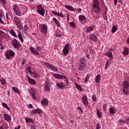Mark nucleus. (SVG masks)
Segmentation results:
<instances>
[{
	"mask_svg": "<svg viewBox=\"0 0 129 129\" xmlns=\"http://www.w3.org/2000/svg\"><path fill=\"white\" fill-rule=\"evenodd\" d=\"M24 30L25 31H27L28 30V26H27V25H25L24 26Z\"/></svg>",
	"mask_w": 129,
	"mask_h": 129,
	"instance_id": "6e6d98bb",
	"label": "nucleus"
},
{
	"mask_svg": "<svg viewBox=\"0 0 129 129\" xmlns=\"http://www.w3.org/2000/svg\"><path fill=\"white\" fill-rule=\"evenodd\" d=\"M92 100L93 101H96V96H95V95H93Z\"/></svg>",
	"mask_w": 129,
	"mask_h": 129,
	"instance_id": "49530a36",
	"label": "nucleus"
},
{
	"mask_svg": "<svg viewBox=\"0 0 129 129\" xmlns=\"http://www.w3.org/2000/svg\"><path fill=\"white\" fill-rule=\"evenodd\" d=\"M109 109L110 113H111V114H113V113H114V109H113V108H109Z\"/></svg>",
	"mask_w": 129,
	"mask_h": 129,
	"instance_id": "ea45409f",
	"label": "nucleus"
},
{
	"mask_svg": "<svg viewBox=\"0 0 129 129\" xmlns=\"http://www.w3.org/2000/svg\"><path fill=\"white\" fill-rule=\"evenodd\" d=\"M126 42L129 44V38H127Z\"/></svg>",
	"mask_w": 129,
	"mask_h": 129,
	"instance_id": "338daca9",
	"label": "nucleus"
},
{
	"mask_svg": "<svg viewBox=\"0 0 129 129\" xmlns=\"http://www.w3.org/2000/svg\"><path fill=\"white\" fill-rule=\"evenodd\" d=\"M36 50L38 52H41V50H42V48H41V46H37L36 47Z\"/></svg>",
	"mask_w": 129,
	"mask_h": 129,
	"instance_id": "c03bdc74",
	"label": "nucleus"
},
{
	"mask_svg": "<svg viewBox=\"0 0 129 129\" xmlns=\"http://www.w3.org/2000/svg\"><path fill=\"white\" fill-rule=\"evenodd\" d=\"M20 19L18 17H15L14 18V22L15 23H17V22H19L20 20Z\"/></svg>",
	"mask_w": 129,
	"mask_h": 129,
	"instance_id": "a19ab883",
	"label": "nucleus"
},
{
	"mask_svg": "<svg viewBox=\"0 0 129 129\" xmlns=\"http://www.w3.org/2000/svg\"><path fill=\"white\" fill-rule=\"evenodd\" d=\"M28 81L29 82V83H30V84L34 85L35 84H36V81H35V80L29 77L28 78Z\"/></svg>",
	"mask_w": 129,
	"mask_h": 129,
	"instance_id": "b1692460",
	"label": "nucleus"
},
{
	"mask_svg": "<svg viewBox=\"0 0 129 129\" xmlns=\"http://www.w3.org/2000/svg\"><path fill=\"white\" fill-rule=\"evenodd\" d=\"M18 36L19 40L21 41V42H24V39H23V36H22V33L21 32H19V31H18Z\"/></svg>",
	"mask_w": 129,
	"mask_h": 129,
	"instance_id": "c85d7f7f",
	"label": "nucleus"
},
{
	"mask_svg": "<svg viewBox=\"0 0 129 129\" xmlns=\"http://www.w3.org/2000/svg\"><path fill=\"white\" fill-rule=\"evenodd\" d=\"M101 128V125L99 123L96 124V129H100Z\"/></svg>",
	"mask_w": 129,
	"mask_h": 129,
	"instance_id": "79ce46f5",
	"label": "nucleus"
},
{
	"mask_svg": "<svg viewBox=\"0 0 129 129\" xmlns=\"http://www.w3.org/2000/svg\"><path fill=\"white\" fill-rule=\"evenodd\" d=\"M2 106H3V107H5V108H6V109L9 110V111H11V109L10 108V107H9V106H8V104H7V103L5 102L2 103Z\"/></svg>",
	"mask_w": 129,
	"mask_h": 129,
	"instance_id": "7c9ffc66",
	"label": "nucleus"
},
{
	"mask_svg": "<svg viewBox=\"0 0 129 129\" xmlns=\"http://www.w3.org/2000/svg\"><path fill=\"white\" fill-rule=\"evenodd\" d=\"M86 67V61H85V58L82 57L80 59V63L78 66V69L80 71L84 70Z\"/></svg>",
	"mask_w": 129,
	"mask_h": 129,
	"instance_id": "f03ea898",
	"label": "nucleus"
},
{
	"mask_svg": "<svg viewBox=\"0 0 129 129\" xmlns=\"http://www.w3.org/2000/svg\"><path fill=\"white\" fill-rule=\"evenodd\" d=\"M30 128H31V129H35V126H34V125H31Z\"/></svg>",
	"mask_w": 129,
	"mask_h": 129,
	"instance_id": "e2e57ef3",
	"label": "nucleus"
},
{
	"mask_svg": "<svg viewBox=\"0 0 129 129\" xmlns=\"http://www.w3.org/2000/svg\"><path fill=\"white\" fill-rule=\"evenodd\" d=\"M45 90L48 92L50 91V84L49 83V81L46 80L44 85Z\"/></svg>",
	"mask_w": 129,
	"mask_h": 129,
	"instance_id": "f8f14e48",
	"label": "nucleus"
},
{
	"mask_svg": "<svg viewBox=\"0 0 129 129\" xmlns=\"http://www.w3.org/2000/svg\"><path fill=\"white\" fill-rule=\"evenodd\" d=\"M93 30H94V27L90 26L87 27L86 32V33H90V32H92Z\"/></svg>",
	"mask_w": 129,
	"mask_h": 129,
	"instance_id": "6ab92c4d",
	"label": "nucleus"
},
{
	"mask_svg": "<svg viewBox=\"0 0 129 129\" xmlns=\"http://www.w3.org/2000/svg\"><path fill=\"white\" fill-rule=\"evenodd\" d=\"M4 12L3 11H0V23L1 24H4L5 22H4Z\"/></svg>",
	"mask_w": 129,
	"mask_h": 129,
	"instance_id": "aec40b11",
	"label": "nucleus"
},
{
	"mask_svg": "<svg viewBox=\"0 0 129 129\" xmlns=\"http://www.w3.org/2000/svg\"><path fill=\"white\" fill-rule=\"evenodd\" d=\"M56 37H57V38H60V37H62V35L61 34H56Z\"/></svg>",
	"mask_w": 129,
	"mask_h": 129,
	"instance_id": "4d7b16f0",
	"label": "nucleus"
},
{
	"mask_svg": "<svg viewBox=\"0 0 129 129\" xmlns=\"http://www.w3.org/2000/svg\"><path fill=\"white\" fill-rule=\"evenodd\" d=\"M52 14H53V15H55V16H57L58 17H59V14L60 13H57V12H55V11H52Z\"/></svg>",
	"mask_w": 129,
	"mask_h": 129,
	"instance_id": "37998d69",
	"label": "nucleus"
},
{
	"mask_svg": "<svg viewBox=\"0 0 129 129\" xmlns=\"http://www.w3.org/2000/svg\"><path fill=\"white\" fill-rule=\"evenodd\" d=\"M58 17H60V18H64V15H63V14L59 13Z\"/></svg>",
	"mask_w": 129,
	"mask_h": 129,
	"instance_id": "8fccbe9b",
	"label": "nucleus"
},
{
	"mask_svg": "<svg viewBox=\"0 0 129 129\" xmlns=\"http://www.w3.org/2000/svg\"><path fill=\"white\" fill-rule=\"evenodd\" d=\"M70 46V43H68L64 47L63 49L62 50V52H63L64 55H67V54H68V53H69Z\"/></svg>",
	"mask_w": 129,
	"mask_h": 129,
	"instance_id": "9d476101",
	"label": "nucleus"
},
{
	"mask_svg": "<svg viewBox=\"0 0 129 129\" xmlns=\"http://www.w3.org/2000/svg\"><path fill=\"white\" fill-rule=\"evenodd\" d=\"M0 2L2 4H6V0H0Z\"/></svg>",
	"mask_w": 129,
	"mask_h": 129,
	"instance_id": "13d9d810",
	"label": "nucleus"
},
{
	"mask_svg": "<svg viewBox=\"0 0 129 129\" xmlns=\"http://www.w3.org/2000/svg\"><path fill=\"white\" fill-rule=\"evenodd\" d=\"M103 109L104 111H105L106 110V104L103 105Z\"/></svg>",
	"mask_w": 129,
	"mask_h": 129,
	"instance_id": "09e8293b",
	"label": "nucleus"
},
{
	"mask_svg": "<svg viewBox=\"0 0 129 129\" xmlns=\"http://www.w3.org/2000/svg\"><path fill=\"white\" fill-rule=\"evenodd\" d=\"M30 50L31 52L32 53H33L34 55H36L37 56H38L40 54V53H39V52H38V51H37L36 49H35L32 47H30Z\"/></svg>",
	"mask_w": 129,
	"mask_h": 129,
	"instance_id": "dca6fc26",
	"label": "nucleus"
},
{
	"mask_svg": "<svg viewBox=\"0 0 129 129\" xmlns=\"http://www.w3.org/2000/svg\"><path fill=\"white\" fill-rule=\"evenodd\" d=\"M79 19L80 21H84L86 18L84 15H80L79 17Z\"/></svg>",
	"mask_w": 129,
	"mask_h": 129,
	"instance_id": "c9c22d12",
	"label": "nucleus"
},
{
	"mask_svg": "<svg viewBox=\"0 0 129 129\" xmlns=\"http://www.w3.org/2000/svg\"><path fill=\"white\" fill-rule=\"evenodd\" d=\"M105 55L107 56L110 60L113 59L112 53H111V52H106L105 53Z\"/></svg>",
	"mask_w": 129,
	"mask_h": 129,
	"instance_id": "bb28decb",
	"label": "nucleus"
},
{
	"mask_svg": "<svg viewBox=\"0 0 129 129\" xmlns=\"http://www.w3.org/2000/svg\"><path fill=\"white\" fill-rule=\"evenodd\" d=\"M11 57H15V52L11 50L6 52V56L7 59H10Z\"/></svg>",
	"mask_w": 129,
	"mask_h": 129,
	"instance_id": "1a4fd4ad",
	"label": "nucleus"
},
{
	"mask_svg": "<svg viewBox=\"0 0 129 129\" xmlns=\"http://www.w3.org/2000/svg\"><path fill=\"white\" fill-rule=\"evenodd\" d=\"M75 85L76 87V88H77V89H78L80 91H82V88H81V86L79 84L75 83Z\"/></svg>",
	"mask_w": 129,
	"mask_h": 129,
	"instance_id": "72a5a7b5",
	"label": "nucleus"
},
{
	"mask_svg": "<svg viewBox=\"0 0 129 129\" xmlns=\"http://www.w3.org/2000/svg\"><path fill=\"white\" fill-rule=\"evenodd\" d=\"M78 12L79 13H80V12H81V9H79L78 10Z\"/></svg>",
	"mask_w": 129,
	"mask_h": 129,
	"instance_id": "774afa93",
	"label": "nucleus"
},
{
	"mask_svg": "<svg viewBox=\"0 0 129 129\" xmlns=\"http://www.w3.org/2000/svg\"><path fill=\"white\" fill-rule=\"evenodd\" d=\"M107 65H108V62H106V65L105 66V69H106V70L107 69V67H108Z\"/></svg>",
	"mask_w": 129,
	"mask_h": 129,
	"instance_id": "603ef678",
	"label": "nucleus"
},
{
	"mask_svg": "<svg viewBox=\"0 0 129 129\" xmlns=\"http://www.w3.org/2000/svg\"><path fill=\"white\" fill-rule=\"evenodd\" d=\"M41 103L42 105H48V100L46 98H44L41 101Z\"/></svg>",
	"mask_w": 129,
	"mask_h": 129,
	"instance_id": "412c9836",
	"label": "nucleus"
},
{
	"mask_svg": "<svg viewBox=\"0 0 129 129\" xmlns=\"http://www.w3.org/2000/svg\"><path fill=\"white\" fill-rule=\"evenodd\" d=\"M10 34H11V35L13 36V37H15V38H17V34H16V32H15V30H14V29H12L10 31Z\"/></svg>",
	"mask_w": 129,
	"mask_h": 129,
	"instance_id": "f704fd0d",
	"label": "nucleus"
},
{
	"mask_svg": "<svg viewBox=\"0 0 129 129\" xmlns=\"http://www.w3.org/2000/svg\"><path fill=\"white\" fill-rule=\"evenodd\" d=\"M92 5V10L93 12L95 14L100 13V7H99V2H98V0H93Z\"/></svg>",
	"mask_w": 129,
	"mask_h": 129,
	"instance_id": "f257e3e1",
	"label": "nucleus"
},
{
	"mask_svg": "<svg viewBox=\"0 0 129 129\" xmlns=\"http://www.w3.org/2000/svg\"><path fill=\"white\" fill-rule=\"evenodd\" d=\"M16 25L17 26L20 30H23V28H24V26H23V24H22V22L19 21H17V22L15 23Z\"/></svg>",
	"mask_w": 129,
	"mask_h": 129,
	"instance_id": "a211bd4d",
	"label": "nucleus"
},
{
	"mask_svg": "<svg viewBox=\"0 0 129 129\" xmlns=\"http://www.w3.org/2000/svg\"><path fill=\"white\" fill-rule=\"evenodd\" d=\"M53 77L56 79H67L66 76L58 74H54Z\"/></svg>",
	"mask_w": 129,
	"mask_h": 129,
	"instance_id": "9b49d317",
	"label": "nucleus"
},
{
	"mask_svg": "<svg viewBox=\"0 0 129 129\" xmlns=\"http://www.w3.org/2000/svg\"><path fill=\"white\" fill-rule=\"evenodd\" d=\"M4 117L5 119L7 121V122H10L12 120V117L8 114H4Z\"/></svg>",
	"mask_w": 129,
	"mask_h": 129,
	"instance_id": "ddd939ff",
	"label": "nucleus"
},
{
	"mask_svg": "<svg viewBox=\"0 0 129 129\" xmlns=\"http://www.w3.org/2000/svg\"><path fill=\"white\" fill-rule=\"evenodd\" d=\"M83 99V103L85 105H87L88 104V100L87 99V96L86 95H85L82 97Z\"/></svg>",
	"mask_w": 129,
	"mask_h": 129,
	"instance_id": "2eb2a0df",
	"label": "nucleus"
},
{
	"mask_svg": "<svg viewBox=\"0 0 129 129\" xmlns=\"http://www.w3.org/2000/svg\"><path fill=\"white\" fill-rule=\"evenodd\" d=\"M28 107L29 108H33V105H32V104H29Z\"/></svg>",
	"mask_w": 129,
	"mask_h": 129,
	"instance_id": "bf43d9fd",
	"label": "nucleus"
},
{
	"mask_svg": "<svg viewBox=\"0 0 129 129\" xmlns=\"http://www.w3.org/2000/svg\"><path fill=\"white\" fill-rule=\"evenodd\" d=\"M40 28V32L42 33V34H46L47 33V31L48 30V27L46 24H41L39 25Z\"/></svg>",
	"mask_w": 129,
	"mask_h": 129,
	"instance_id": "0eeeda50",
	"label": "nucleus"
},
{
	"mask_svg": "<svg viewBox=\"0 0 129 129\" xmlns=\"http://www.w3.org/2000/svg\"><path fill=\"white\" fill-rule=\"evenodd\" d=\"M12 44L13 47L17 50H19L20 47H21V43H20V42H19L16 39H14L12 41Z\"/></svg>",
	"mask_w": 129,
	"mask_h": 129,
	"instance_id": "423d86ee",
	"label": "nucleus"
},
{
	"mask_svg": "<svg viewBox=\"0 0 129 129\" xmlns=\"http://www.w3.org/2000/svg\"><path fill=\"white\" fill-rule=\"evenodd\" d=\"M56 86L60 89H63L65 87V85L63 83H56Z\"/></svg>",
	"mask_w": 129,
	"mask_h": 129,
	"instance_id": "4be33fe9",
	"label": "nucleus"
},
{
	"mask_svg": "<svg viewBox=\"0 0 129 129\" xmlns=\"http://www.w3.org/2000/svg\"><path fill=\"white\" fill-rule=\"evenodd\" d=\"M89 39L90 40H92V41H94V42L97 41V37H96V35L95 34L92 33L91 34L89 35Z\"/></svg>",
	"mask_w": 129,
	"mask_h": 129,
	"instance_id": "4468645a",
	"label": "nucleus"
},
{
	"mask_svg": "<svg viewBox=\"0 0 129 129\" xmlns=\"http://www.w3.org/2000/svg\"><path fill=\"white\" fill-rule=\"evenodd\" d=\"M27 70L29 73H32V71H31V67H27Z\"/></svg>",
	"mask_w": 129,
	"mask_h": 129,
	"instance_id": "de8ad7c7",
	"label": "nucleus"
},
{
	"mask_svg": "<svg viewBox=\"0 0 129 129\" xmlns=\"http://www.w3.org/2000/svg\"><path fill=\"white\" fill-rule=\"evenodd\" d=\"M125 120H126V121H127V122H128V121H129V117H126L125 118Z\"/></svg>",
	"mask_w": 129,
	"mask_h": 129,
	"instance_id": "052dcab7",
	"label": "nucleus"
},
{
	"mask_svg": "<svg viewBox=\"0 0 129 129\" xmlns=\"http://www.w3.org/2000/svg\"><path fill=\"white\" fill-rule=\"evenodd\" d=\"M12 89H13V91H14V92H16V93H18V94H21V92H20V91L19 90V89H18V88H17L16 87H12Z\"/></svg>",
	"mask_w": 129,
	"mask_h": 129,
	"instance_id": "c756f323",
	"label": "nucleus"
},
{
	"mask_svg": "<svg viewBox=\"0 0 129 129\" xmlns=\"http://www.w3.org/2000/svg\"><path fill=\"white\" fill-rule=\"evenodd\" d=\"M37 13H38L39 15H41V16H42L43 17H44L45 15V9H44L43 7H42V5H39L37 6Z\"/></svg>",
	"mask_w": 129,
	"mask_h": 129,
	"instance_id": "20e7f679",
	"label": "nucleus"
},
{
	"mask_svg": "<svg viewBox=\"0 0 129 129\" xmlns=\"http://www.w3.org/2000/svg\"><path fill=\"white\" fill-rule=\"evenodd\" d=\"M31 95H32L33 98H34V99H36V97L35 96L34 93H32Z\"/></svg>",
	"mask_w": 129,
	"mask_h": 129,
	"instance_id": "5fc2aeb1",
	"label": "nucleus"
},
{
	"mask_svg": "<svg viewBox=\"0 0 129 129\" xmlns=\"http://www.w3.org/2000/svg\"><path fill=\"white\" fill-rule=\"evenodd\" d=\"M44 66H46L47 68H48L49 69H51V70H52L53 71L57 72L58 71V69L56 68L55 66L52 65L51 63H49L48 62H45L44 63Z\"/></svg>",
	"mask_w": 129,
	"mask_h": 129,
	"instance_id": "39448f33",
	"label": "nucleus"
},
{
	"mask_svg": "<svg viewBox=\"0 0 129 129\" xmlns=\"http://www.w3.org/2000/svg\"><path fill=\"white\" fill-rule=\"evenodd\" d=\"M21 128V126H20V125H19L17 127H16L15 128V129H20Z\"/></svg>",
	"mask_w": 129,
	"mask_h": 129,
	"instance_id": "680f3d73",
	"label": "nucleus"
},
{
	"mask_svg": "<svg viewBox=\"0 0 129 129\" xmlns=\"http://www.w3.org/2000/svg\"><path fill=\"white\" fill-rule=\"evenodd\" d=\"M114 5L115 6L117 5V0H114Z\"/></svg>",
	"mask_w": 129,
	"mask_h": 129,
	"instance_id": "3c124183",
	"label": "nucleus"
},
{
	"mask_svg": "<svg viewBox=\"0 0 129 129\" xmlns=\"http://www.w3.org/2000/svg\"><path fill=\"white\" fill-rule=\"evenodd\" d=\"M32 113L33 114H37V113H38V114H41L42 113V110L38 108L36 109H34L32 111Z\"/></svg>",
	"mask_w": 129,
	"mask_h": 129,
	"instance_id": "f3484780",
	"label": "nucleus"
},
{
	"mask_svg": "<svg viewBox=\"0 0 129 129\" xmlns=\"http://www.w3.org/2000/svg\"><path fill=\"white\" fill-rule=\"evenodd\" d=\"M97 115L98 118H101L102 117V113L99 110H98L97 111Z\"/></svg>",
	"mask_w": 129,
	"mask_h": 129,
	"instance_id": "2f4dec72",
	"label": "nucleus"
},
{
	"mask_svg": "<svg viewBox=\"0 0 129 129\" xmlns=\"http://www.w3.org/2000/svg\"><path fill=\"white\" fill-rule=\"evenodd\" d=\"M70 25H71V27H72L73 28H76L75 24L74 23V22H71Z\"/></svg>",
	"mask_w": 129,
	"mask_h": 129,
	"instance_id": "a18cd8bd",
	"label": "nucleus"
},
{
	"mask_svg": "<svg viewBox=\"0 0 129 129\" xmlns=\"http://www.w3.org/2000/svg\"><path fill=\"white\" fill-rule=\"evenodd\" d=\"M103 19H104L105 21H107V18L105 17H103Z\"/></svg>",
	"mask_w": 129,
	"mask_h": 129,
	"instance_id": "69168bd1",
	"label": "nucleus"
},
{
	"mask_svg": "<svg viewBox=\"0 0 129 129\" xmlns=\"http://www.w3.org/2000/svg\"><path fill=\"white\" fill-rule=\"evenodd\" d=\"M64 7L67 9V10H69V11H71L72 12H75V9L70 5H65Z\"/></svg>",
	"mask_w": 129,
	"mask_h": 129,
	"instance_id": "5701e85b",
	"label": "nucleus"
},
{
	"mask_svg": "<svg viewBox=\"0 0 129 129\" xmlns=\"http://www.w3.org/2000/svg\"><path fill=\"white\" fill-rule=\"evenodd\" d=\"M0 81H1L2 85H6V80H5V79H4V78L1 79L0 80Z\"/></svg>",
	"mask_w": 129,
	"mask_h": 129,
	"instance_id": "4c0bfd02",
	"label": "nucleus"
},
{
	"mask_svg": "<svg viewBox=\"0 0 129 129\" xmlns=\"http://www.w3.org/2000/svg\"><path fill=\"white\" fill-rule=\"evenodd\" d=\"M25 63H26V59H23L22 62V64L23 66L25 65Z\"/></svg>",
	"mask_w": 129,
	"mask_h": 129,
	"instance_id": "864d4df0",
	"label": "nucleus"
},
{
	"mask_svg": "<svg viewBox=\"0 0 129 129\" xmlns=\"http://www.w3.org/2000/svg\"><path fill=\"white\" fill-rule=\"evenodd\" d=\"M53 20L56 24V26L58 27H60V23H59V21H58V20H57V19H56L55 18H53Z\"/></svg>",
	"mask_w": 129,
	"mask_h": 129,
	"instance_id": "473e14b6",
	"label": "nucleus"
},
{
	"mask_svg": "<svg viewBox=\"0 0 129 129\" xmlns=\"http://www.w3.org/2000/svg\"><path fill=\"white\" fill-rule=\"evenodd\" d=\"M6 18L7 19V20H9V14H6Z\"/></svg>",
	"mask_w": 129,
	"mask_h": 129,
	"instance_id": "0e129e2a",
	"label": "nucleus"
},
{
	"mask_svg": "<svg viewBox=\"0 0 129 129\" xmlns=\"http://www.w3.org/2000/svg\"><path fill=\"white\" fill-rule=\"evenodd\" d=\"M89 78H90V75H87L85 79V82L86 83H87V82H88V80H89Z\"/></svg>",
	"mask_w": 129,
	"mask_h": 129,
	"instance_id": "e433bc0d",
	"label": "nucleus"
},
{
	"mask_svg": "<svg viewBox=\"0 0 129 129\" xmlns=\"http://www.w3.org/2000/svg\"><path fill=\"white\" fill-rule=\"evenodd\" d=\"M13 9L15 15L20 17V16H21V11L20 10V9H19L18 5H14L13 6Z\"/></svg>",
	"mask_w": 129,
	"mask_h": 129,
	"instance_id": "6e6552de",
	"label": "nucleus"
},
{
	"mask_svg": "<svg viewBox=\"0 0 129 129\" xmlns=\"http://www.w3.org/2000/svg\"><path fill=\"white\" fill-rule=\"evenodd\" d=\"M25 121H26V123H28V122H31V123H34V120H33L32 118H29L28 117H27L25 118Z\"/></svg>",
	"mask_w": 129,
	"mask_h": 129,
	"instance_id": "a878e982",
	"label": "nucleus"
},
{
	"mask_svg": "<svg viewBox=\"0 0 129 129\" xmlns=\"http://www.w3.org/2000/svg\"><path fill=\"white\" fill-rule=\"evenodd\" d=\"M100 80H101V76L100 75H98L96 77V83H99L100 82Z\"/></svg>",
	"mask_w": 129,
	"mask_h": 129,
	"instance_id": "cd10ccee",
	"label": "nucleus"
},
{
	"mask_svg": "<svg viewBox=\"0 0 129 129\" xmlns=\"http://www.w3.org/2000/svg\"><path fill=\"white\" fill-rule=\"evenodd\" d=\"M128 53H129L128 48L127 47L125 48V49L123 51V55L124 56H127V55H128Z\"/></svg>",
	"mask_w": 129,
	"mask_h": 129,
	"instance_id": "393cba45",
	"label": "nucleus"
},
{
	"mask_svg": "<svg viewBox=\"0 0 129 129\" xmlns=\"http://www.w3.org/2000/svg\"><path fill=\"white\" fill-rule=\"evenodd\" d=\"M123 86V92L125 94V95H127L128 94V88H129V83L127 82V81H124L123 82L122 84Z\"/></svg>",
	"mask_w": 129,
	"mask_h": 129,
	"instance_id": "7ed1b4c3",
	"label": "nucleus"
},
{
	"mask_svg": "<svg viewBox=\"0 0 129 129\" xmlns=\"http://www.w3.org/2000/svg\"><path fill=\"white\" fill-rule=\"evenodd\" d=\"M116 30H117L116 26H113L112 28V33H115V32H116Z\"/></svg>",
	"mask_w": 129,
	"mask_h": 129,
	"instance_id": "58836bf2",
	"label": "nucleus"
}]
</instances>
